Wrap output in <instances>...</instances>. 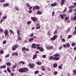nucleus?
Masks as SVG:
<instances>
[{
	"label": "nucleus",
	"instance_id": "obj_1",
	"mask_svg": "<svg viewBox=\"0 0 76 76\" xmlns=\"http://www.w3.org/2000/svg\"><path fill=\"white\" fill-rule=\"evenodd\" d=\"M53 59V60H58L60 59V58L58 57H53V56H51L49 58V60H52V59Z\"/></svg>",
	"mask_w": 76,
	"mask_h": 76
},
{
	"label": "nucleus",
	"instance_id": "obj_2",
	"mask_svg": "<svg viewBox=\"0 0 76 76\" xmlns=\"http://www.w3.org/2000/svg\"><path fill=\"white\" fill-rule=\"evenodd\" d=\"M18 47V45L17 44L16 45H14L12 47V50H16V48H17Z\"/></svg>",
	"mask_w": 76,
	"mask_h": 76
},
{
	"label": "nucleus",
	"instance_id": "obj_3",
	"mask_svg": "<svg viewBox=\"0 0 76 76\" xmlns=\"http://www.w3.org/2000/svg\"><path fill=\"white\" fill-rule=\"evenodd\" d=\"M57 38V35H54L53 37H52L50 39L51 41H54L56 40V39Z\"/></svg>",
	"mask_w": 76,
	"mask_h": 76
},
{
	"label": "nucleus",
	"instance_id": "obj_4",
	"mask_svg": "<svg viewBox=\"0 0 76 76\" xmlns=\"http://www.w3.org/2000/svg\"><path fill=\"white\" fill-rule=\"evenodd\" d=\"M28 66L30 69L35 67V64H31L30 63H29L28 64Z\"/></svg>",
	"mask_w": 76,
	"mask_h": 76
},
{
	"label": "nucleus",
	"instance_id": "obj_5",
	"mask_svg": "<svg viewBox=\"0 0 76 76\" xmlns=\"http://www.w3.org/2000/svg\"><path fill=\"white\" fill-rule=\"evenodd\" d=\"M31 19L34 22H36L37 21V18L35 17H32L31 18Z\"/></svg>",
	"mask_w": 76,
	"mask_h": 76
},
{
	"label": "nucleus",
	"instance_id": "obj_6",
	"mask_svg": "<svg viewBox=\"0 0 76 76\" xmlns=\"http://www.w3.org/2000/svg\"><path fill=\"white\" fill-rule=\"evenodd\" d=\"M4 34L6 37H7L9 34V31H7V30H5L4 31Z\"/></svg>",
	"mask_w": 76,
	"mask_h": 76
},
{
	"label": "nucleus",
	"instance_id": "obj_7",
	"mask_svg": "<svg viewBox=\"0 0 76 76\" xmlns=\"http://www.w3.org/2000/svg\"><path fill=\"white\" fill-rule=\"evenodd\" d=\"M18 72L20 73H24L23 68L19 69H18Z\"/></svg>",
	"mask_w": 76,
	"mask_h": 76
},
{
	"label": "nucleus",
	"instance_id": "obj_8",
	"mask_svg": "<svg viewBox=\"0 0 76 76\" xmlns=\"http://www.w3.org/2000/svg\"><path fill=\"white\" fill-rule=\"evenodd\" d=\"M23 70L24 71V73L25 72H27L28 71V68L26 67L23 68Z\"/></svg>",
	"mask_w": 76,
	"mask_h": 76
},
{
	"label": "nucleus",
	"instance_id": "obj_9",
	"mask_svg": "<svg viewBox=\"0 0 76 76\" xmlns=\"http://www.w3.org/2000/svg\"><path fill=\"white\" fill-rule=\"evenodd\" d=\"M17 40L18 41H20L22 40V38L20 37V35H18Z\"/></svg>",
	"mask_w": 76,
	"mask_h": 76
},
{
	"label": "nucleus",
	"instance_id": "obj_10",
	"mask_svg": "<svg viewBox=\"0 0 76 76\" xmlns=\"http://www.w3.org/2000/svg\"><path fill=\"white\" fill-rule=\"evenodd\" d=\"M37 15H42V12H40V10H38L37 12Z\"/></svg>",
	"mask_w": 76,
	"mask_h": 76
},
{
	"label": "nucleus",
	"instance_id": "obj_11",
	"mask_svg": "<svg viewBox=\"0 0 76 76\" xmlns=\"http://www.w3.org/2000/svg\"><path fill=\"white\" fill-rule=\"evenodd\" d=\"M57 3L56 2H55L54 3L51 4V6H52V7H54V6H57Z\"/></svg>",
	"mask_w": 76,
	"mask_h": 76
},
{
	"label": "nucleus",
	"instance_id": "obj_12",
	"mask_svg": "<svg viewBox=\"0 0 76 76\" xmlns=\"http://www.w3.org/2000/svg\"><path fill=\"white\" fill-rule=\"evenodd\" d=\"M12 56H17L18 55V54L17 52H14L12 53Z\"/></svg>",
	"mask_w": 76,
	"mask_h": 76
},
{
	"label": "nucleus",
	"instance_id": "obj_13",
	"mask_svg": "<svg viewBox=\"0 0 76 76\" xmlns=\"http://www.w3.org/2000/svg\"><path fill=\"white\" fill-rule=\"evenodd\" d=\"M41 69L43 71H45V69L44 68V66H41Z\"/></svg>",
	"mask_w": 76,
	"mask_h": 76
},
{
	"label": "nucleus",
	"instance_id": "obj_14",
	"mask_svg": "<svg viewBox=\"0 0 76 76\" xmlns=\"http://www.w3.org/2000/svg\"><path fill=\"white\" fill-rule=\"evenodd\" d=\"M32 45V46L31 47V48H36V44H35L33 43Z\"/></svg>",
	"mask_w": 76,
	"mask_h": 76
},
{
	"label": "nucleus",
	"instance_id": "obj_15",
	"mask_svg": "<svg viewBox=\"0 0 76 76\" xmlns=\"http://www.w3.org/2000/svg\"><path fill=\"white\" fill-rule=\"evenodd\" d=\"M3 6H4V7H7V6H9V3H6L4 4H3Z\"/></svg>",
	"mask_w": 76,
	"mask_h": 76
},
{
	"label": "nucleus",
	"instance_id": "obj_16",
	"mask_svg": "<svg viewBox=\"0 0 76 76\" xmlns=\"http://www.w3.org/2000/svg\"><path fill=\"white\" fill-rule=\"evenodd\" d=\"M2 68L3 69H5V68H6V66H5V65L1 66L0 67V68L1 69Z\"/></svg>",
	"mask_w": 76,
	"mask_h": 76
},
{
	"label": "nucleus",
	"instance_id": "obj_17",
	"mask_svg": "<svg viewBox=\"0 0 76 76\" xmlns=\"http://www.w3.org/2000/svg\"><path fill=\"white\" fill-rule=\"evenodd\" d=\"M37 54H36L35 55H34L33 56V60H34V59H35V58H37Z\"/></svg>",
	"mask_w": 76,
	"mask_h": 76
},
{
	"label": "nucleus",
	"instance_id": "obj_18",
	"mask_svg": "<svg viewBox=\"0 0 76 76\" xmlns=\"http://www.w3.org/2000/svg\"><path fill=\"white\" fill-rule=\"evenodd\" d=\"M65 1H66V0H62L61 1V5H63L64 4V3L65 2Z\"/></svg>",
	"mask_w": 76,
	"mask_h": 76
},
{
	"label": "nucleus",
	"instance_id": "obj_19",
	"mask_svg": "<svg viewBox=\"0 0 76 76\" xmlns=\"http://www.w3.org/2000/svg\"><path fill=\"white\" fill-rule=\"evenodd\" d=\"M53 57H59V54H56L53 55Z\"/></svg>",
	"mask_w": 76,
	"mask_h": 76
},
{
	"label": "nucleus",
	"instance_id": "obj_20",
	"mask_svg": "<svg viewBox=\"0 0 76 76\" xmlns=\"http://www.w3.org/2000/svg\"><path fill=\"white\" fill-rule=\"evenodd\" d=\"M35 8L36 10H39L40 9V7L38 6H35Z\"/></svg>",
	"mask_w": 76,
	"mask_h": 76
},
{
	"label": "nucleus",
	"instance_id": "obj_21",
	"mask_svg": "<svg viewBox=\"0 0 76 76\" xmlns=\"http://www.w3.org/2000/svg\"><path fill=\"white\" fill-rule=\"evenodd\" d=\"M6 64L7 66H11V63L10 62H7Z\"/></svg>",
	"mask_w": 76,
	"mask_h": 76
},
{
	"label": "nucleus",
	"instance_id": "obj_22",
	"mask_svg": "<svg viewBox=\"0 0 76 76\" xmlns=\"http://www.w3.org/2000/svg\"><path fill=\"white\" fill-rule=\"evenodd\" d=\"M10 32L12 34V35H14L15 33L13 31H12V30H9Z\"/></svg>",
	"mask_w": 76,
	"mask_h": 76
},
{
	"label": "nucleus",
	"instance_id": "obj_23",
	"mask_svg": "<svg viewBox=\"0 0 76 76\" xmlns=\"http://www.w3.org/2000/svg\"><path fill=\"white\" fill-rule=\"evenodd\" d=\"M65 20L67 21L69 19V17H66L64 18Z\"/></svg>",
	"mask_w": 76,
	"mask_h": 76
},
{
	"label": "nucleus",
	"instance_id": "obj_24",
	"mask_svg": "<svg viewBox=\"0 0 76 76\" xmlns=\"http://www.w3.org/2000/svg\"><path fill=\"white\" fill-rule=\"evenodd\" d=\"M7 71L8 72V73H10L11 72V71H10V69H9V68H7Z\"/></svg>",
	"mask_w": 76,
	"mask_h": 76
},
{
	"label": "nucleus",
	"instance_id": "obj_25",
	"mask_svg": "<svg viewBox=\"0 0 76 76\" xmlns=\"http://www.w3.org/2000/svg\"><path fill=\"white\" fill-rule=\"evenodd\" d=\"M34 40V38H30L28 41L29 42H31V41H32Z\"/></svg>",
	"mask_w": 76,
	"mask_h": 76
},
{
	"label": "nucleus",
	"instance_id": "obj_26",
	"mask_svg": "<svg viewBox=\"0 0 76 76\" xmlns=\"http://www.w3.org/2000/svg\"><path fill=\"white\" fill-rule=\"evenodd\" d=\"M17 34L18 35H20V34H19V32H20V30H18L17 31Z\"/></svg>",
	"mask_w": 76,
	"mask_h": 76
},
{
	"label": "nucleus",
	"instance_id": "obj_27",
	"mask_svg": "<svg viewBox=\"0 0 76 76\" xmlns=\"http://www.w3.org/2000/svg\"><path fill=\"white\" fill-rule=\"evenodd\" d=\"M15 65H14L12 67V68H16V67H17V64H15Z\"/></svg>",
	"mask_w": 76,
	"mask_h": 76
},
{
	"label": "nucleus",
	"instance_id": "obj_28",
	"mask_svg": "<svg viewBox=\"0 0 76 76\" xmlns=\"http://www.w3.org/2000/svg\"><path fill=\"white\" fill-rule=\"evenodd\" d=\"M66 45L67 47H69L70 46V44L68 43H66Z\"/></svg>",
	"mask_w": 76,
	"mask_h": 76
},
{
	"label": "nucleus",
	"instance_id": "obj_29",
	"mask_svg": "<svg viewBox=\"0 0 76 76\" xmlns=\"http://www.w3.org/2000/svg\"><path fill=\"white\" fill-rule=\"evenodd\" d=\"M39 50L40 51H44V48L41 47V48Z\"/></svg>",
	"mask_w": 76,
	"mask_h": 76
},
{
	"label": "nucleus",
	"instance_id": "obj_30",
	"mask_svg": "<svg viewBox=\"0 0 76 76\" xmlns=\"http://www.w3.org/2000/svg\"><path fill=\"white\" fill-rule=\"evenodd\" d=\"M53 67H57V64L56 63L53 64Z\"/></svg>",
	"mask_w": 76,
	"mask_h": 76
},
{
	"label": "nucleus",
	"instance_id": "obj_31",
	"mask_svg": "<svg viewBox=\"0 0 76 76\" xmlns=\"http://www.w3.org/2000/svg\"><path fill=\"white\" fill-rule=\"evenodd\" d=\"M57 30H56L55 31H54L53 34L54 35H55V34H57Z\"/></svg>",
	"mask_w": 76,
	"mask_h": 76
},
{
	"label": "nucleus",
	"instance_id": "obj_32",
	"mask_svg": "<svg viewBox=\"0 0 76 76\" xmlns=\"http://www.w3.org/2000/svg\"><path fill=\"white\" fill-rule=\"evenodd\" d=\"M60 17L62 19H64V17H63V15L62 14L61 15Z\"/></svg>",
	"mask_w": 76,
	"mask_h": 76
},
{
	"label": "nucleus",
	"instance_id": "obj_33",
	"mask_svg": "<svg viewBox=\"0 0 76 76\" xmlns=\"http://www.w3.org/2000/svg\"><path fill=\"white\" fill-rule=\"evenodd\" d=\"M26 5L28 7H30V6H31V5L28 3H26Z\"/></svg>",
	"mask_w": 76,
	"mask_h": 76
},
{
	"label": "nucleus",
	"instance_id": "obj_34",
	"mask_svg": "<svg viewBox=\"0 0 76 76\" xmlns=\"http://www.w3.org/2000/svg\"><path fill=\"white\" fill-rule=\"evenodd\" d=\"M4 53V51L2 50H1L0 51V53L1 54H3V53Z\"/></svg>",
	"mask_w": 76,
	"mask_h": 76
},
{
	"label": "nucleus",
	"instance_id": "obj_35",
	"mask_svg": "<svg viewBox=\"0 0 76 76\" xmlns=\"http://www.w3.org/2000/svg\"><path fill=\"white\" fill-rule=\"evenodd\" d=\"M31 22H32V21H29L27 22V24H28V25H30V24H31Z\"/></svg>",
	"mask_w": 76,
	"mask_h": 76
},
{
	"label": "nucleus",
	"instance_id": "obj_36",
	"mask_svg": "<svg viewBox=\"0 0 76 76\" xmlns=\"http://www.w3.org/2000/svg\"><path fill=\"white\" fill-rule=\"evenodd\" d=\"M26 49V48L25 47L22 48V51H24V50H25Z\"/></svg>",
	"mask_w": 76,
	"mask_h": 76
},
{
	"label": "nucleus",
	"instance_id": "obj_37",
	"mask_svg": "<svg viewBox=\"0 0 76 76\" xmlns=\"http://www.w3.org/2000/svg\"><path fill=\"white\" fill-rule=\"evenodd\" d=\"M58 73V72L57 71H55L54 72V74L55 75H57Z\"/></svg>",
	"mask_w": 76,
	"mask_h": 76
},
{
	"label": "nucleus",
	"instance_id": "obj_38",
	"mask_svg": "<svg viewBox=\"0 0 76 76\" xmlns=\"http://www.w3.org/2000/svg\"><path fill=\"white\" fill-rule=\"evenodd\" d=\"M73 34L74 35H76V30L74 31V32H73Z\"/></svg>",
	"mask_w": 76,
	"mask_h": 76
},
{
	"label": "nucleus",
	"instance_id": "obj_39",
	"mask_svg": "<svg viewBox=\"0 0 76 76\" xmlns=\"http://www.w3.org/2000/svg\"><path fill=\"white\" fill-rule=\"evenodd\" d=\"M37 64L38 65H41V63L40 62H37Z\"/></svg>",
	"mask_w": 76,
	"mask_h": 76
},
{
	"label": "nucleus",
	"instance_id": "obj_40",
	"mask_svg": "<svg viewBox=\"0 0 76 76\" xmlns=\"http://www.w3.org/2000/svg\"><path fill=\"white\" fill-rule=\"evenodd\" d=\"M54 14H55V12L54 11H53L52 13V16L53 17L54 16Z\"/></svg>",
	"mask_w": 76,
	"mask_h": 76
},
{
	"label": "nucleus",
	"instance_id": "obj_41",
	"mask_svg": "<svg viewBox=\"0 0 76 76\" xmlns=\"http://www.w3.org/2000/svg\"><path fill=\"white\" fill-rule=\"evenodd\" d=\"M2 19H7V17L6 16H4L3 17Z\"/></svg>",
	"mask_w": 76,
	"mask_h": 76
},
{
	"label": "nucleus",
	"instance_id": "obj_42",
	"mask_svg": "<svg viewBox=\"0 0 76 76\" xmlns=\"http://www.w3.org/2000/svg\"><path fill=\"white\" fill-rule=\"evenodd\" d=\"M66 10H67V8L66 7L65 8V9L64 10L63 12H66Z\"/></svg>",
	"mask_w": 76,
	"mask_h": 76
},
{
	"label": "nucleus",
	"instance_id": "obj_43",
	"mask_svg": "<svg viewBox=\"0 0 76 76\" xmlns=\"http://www.w3.org/2000/svg\"><path fill=\"white\" fill-rule=\"evenodd\" d=\"M62 48H63V46H61L59 48V50H61Z\"/></svg>",
	"mask_w": 76,
	"mask_h": 76
},
{
	"label": "nucleus",
	"instance_id": "obj_44",
	"mask_svg": "<svg viewBox=\"0 0 76 76\" xmlns=\"http://www.w3.org/2000/svg\"><path fill=\"white\" fill-rule=\"evenodd\" d=\"M0 32H2V33H3V30L2 29V28H0Z\"/></svg>",
	"mask_w": 76,
	"mask_h": 76
},
{
	"label": "nucleus",
	"instance_id": "obj_45",
	"mask_svg": "<svg viewBox=\"0 0 76 76\" xmlns=\"http://www.w3.org/2000/svg\"><path fill=\"white\" fill-rule=\"evenodd\" d=\"M58 67L59 69H63L62 66H59Z\"/></svg>",
	"mask_w": 76,
	"mask_h": 76
},
{
	"label": "nucleus",
	"instance_id": "obj_46",
	"mask_svg": "<svg viewBox=\"0 0 76 76\" xmlns=\"http://www.w3.org/2000/svg\"><path fill=\"white\" fill-rule=\"evenodd\" d=\"M50 34V31H49L48 33V35H51V34Z\"/></svg>",
	"mask_w": 76,
	"mask_h": 76
},
{
	"label": "nucleus",
	"instance_id": "obj_47",
	"mask_svg": "<svg viewBox=\"0 0 76 76\" xmlns=\"http://www.w3.org/2000/svg\"><path fill=\"white\" fill-rule=\"evenodd\" d=\"M49 48L50 49V50H52V49L53 48V47L51 46L49 47Z\"/></svg>",
	"mask_w": 76,
	"mask_h": 76
},
{
	"label": "nucleus",
	"instance_id": "obj_48",
	"mask_svg": "<svg viewBox=\"0 0 76 76\" xmlns=\"http://www.w3.org/2000/svg\"><path fill=\"white\" fill-rule=\"evenodd\" d=\"M41 28V26H39L37 27L36 29H40Z\"/></svg>",
	"mask_w": 76,
	"mask_h": 76
},
{
	"label": "nucleus",
	"instance_id": "obj_49",
	"mask_svg": "<svg viewBox=\"0 0 76 76\" xmlns=\"http://www.w3.org/2000/svg\"><path fill=\"white\" fill-rule=\"evenodd\" d=\"M39 73V71H36L35 72V74H37V73Z\"/></svg>",
	"mask_w": 76,
	"mask_h": 76
},
{
	"label": "nucleus",
	"instance_id": "obj_50",
	"mask_svg": "<svg viewBox=\"0 0 76 76\" xmlns=\"http://www.w3.org/2000/svg\"><path fill=\"white\" fill-rule=\"evenodd\" d=\"M3 43V44H6V40L4 41Z\"/></svg>",
	"mask_w": 76,
	"mask_h": 76
},
{
	"label": "nucleus",
	"instance_id": "obj_51",
	"mask_svg": "<svg viewBox=\"0 0 76 76\" xmlns=\"http://www.w3.org/2000/svg\"><path fill=\"white\" fill-rule=\"evenodd\" d=\"M15 9H16V10H17V11H19V10L18 8V7H15Z\"/></svg>",
	"mask_w": 76,
	"mask_h": 76
},
{
	"label": "nucleus",
	"instance_id": "obj_52",
	"mask_svg": "<svg viewBox=\"0 0 76 76\" xmlns=\"http://www.w3.org/2000/svg\"><path fill=\"white\" fill-rule=\"evenodd\" d=\"M11 76H14V75H15V74L14 73H11L10 74Z\"/></svg>",
	"mask_w": 76,
	"mask_h": 76
},
{
	"label": "nucleus",
	"instance_id": "obj_53",
	"mask_svg": "<svg viewBox=\"0 0 76 76\" xmlns=\"http://www.w3.org/2000/svg\"><path fill=\"white\" fill-rule=\"evenodd\" d=\"M9 54H8L7 55L5 56V57H6V58H7V57H9Z\"/></svg>",
	"mask_w": 76,
	"mask_h": 76
},
{
	"label": "nucleus",
	"instance_id": "obj_54",
	"mask_svg": "<svg viewBox=\"0 0 76 76\" xmlns=\"http://www.w3.org/2000/svg\"><path fill=\"white\" fill-rule=\"evenodd\" d=\"M26 51H28L29 50V49L28 48H26Z\"/></svg>",
	"mask_w": 76,
	"mask_h": 76
},
{
	"label": "nucleus",
	"instance_id": "obj_55",
	"mask_svg": "<svg viewBox=\"0 0 76 76\" xmlns=\"http://www.w3.org/2000/svg\"><path fill=\"white\" fill-rule=\"evenodd\" d=\"M42 57L43 58H45L46 57V55H44L42 56Z\"/></svg>",
	"mask_w": 76,
	"mask_h": 76
},
{
	"label": "nucleus",
	"instance_id": "obj_56",
	"mask_svg": "<svg viewBox=\"0 0 76 76\" xmlns=\"http://www.w3.org/2000/svg\"><path fill=\"white\" fill-rule=\"evenodd\" d=\"M67 31H68V32H69V31H70V28H68L67 29Z\"/></svg>",
	"mask_w": 76,
	"mask_h": 76
},
{
	"label": "nucleus",
	"instance_id": "obj_57",
	"mask_svg": "<svg viewBox=\"0 0 76 76\" xmlns=\"http://www.w3.org/2000/svg\"><path fill=\"white\" fill-rule=\"evenodd\" d=\"M32 10H30L29 11V14H31V13H32Z\"/></svg>",
	"mask_w": 76,
	"mask_h": 76
},
{
	"label": "nucleus",
	"instance_id": "obj_58",
	"mask_svg": "<svg viewBox=\"0 0 76 76\" xmlns=\"http://www.w3.org/2000/svg\"><path fill=\"white\" fill-rule=\"evenodd\" d=\"M73 11V9H70L69 10V12H72V11Z\"/></svg>",
	"mask_w": 76,
	"mask_h": 76
},
{
	"label": "nucleus",
	"instance_id": "obj_59",
	"mask_svg": "<svg viewBox=\"0 0 76 76\" xmlns=\"http://www.w3.org/2000/svg\"><path fill=\"white\" fill-rule=\"evenodd\" d=\"M41 47H37L36 48L37 49V50H38V49H39V50L40 49V48H41Z\"/></svg>",
	"mask_w": 76,
	"mask_h": 76
},
{
	"label": "nucleus",
	"instance_id": "obj_60",
	"mask_svg": "<svg viewBox=\"0 0 76 76\" xmlns=\"http://www.w3.org/2000/svg\"><path fill=\"white\" fill-rule=\"evenodd\" d=\"M72 45L73 46H75V43H72Z\"/></svg>",
	"mask_w": 76,
	"mask_h": 76
},
{
	"label": "nucleus",
	"instance_id": "obj_61",
	"mask_svg": "<svg viewBox=\"0 0 76 76\" xmlns=\"http://www.w3.org/2000/svg\"><path fill=\"white\" fill-rule=\"evenodd\" d=\"M5 1V0H0V2H4Z\"/></svg>",
	"mask_w": 76,
	"mask_h": 76
},
{
	"label": "nucleus",
	"instance_id": "obj_62",
	"mask_svg": "<svg viewBox=\"0 0 76 76\" xmlns=\"http://www.w3.org/2000/svg\"><path fill=\"white\" fill-rule=\"evenodd\" d=\"M62 15L64 17H66V14H63Z\"/></svg>",
	"mask_w": 76,
	"mask_h": 76
},
{
	"label": "nucleus",
	"instance_id": "obj_63",
	"mask_svg": "<svg viewBox=\"0 0 76 76\" xmlns=\"http://www.w3.org/2000/svg\"><path fill=\"white\" fill-rule=\"evenodd\" d=\"M34 36V34H32L30 35V37H32Z\"/></svg>",
	"mask_w": 76,
	"mask_h": 76
},
{
	"label": "nucleus",
	"instance_id": "obj_64",
	"mask_svg": "<svg viewBox=\"0 0 76 76\" xmlns=\"http://www.w3.org/2000/svg\"><path fill=\"white\" fill-rule=\"evenodd\" d=\"M74 20H76V16H75L74 17Z\"/></svg>",
	"mask_w": 76,
	"mask_h": 76
}]
</instances>
